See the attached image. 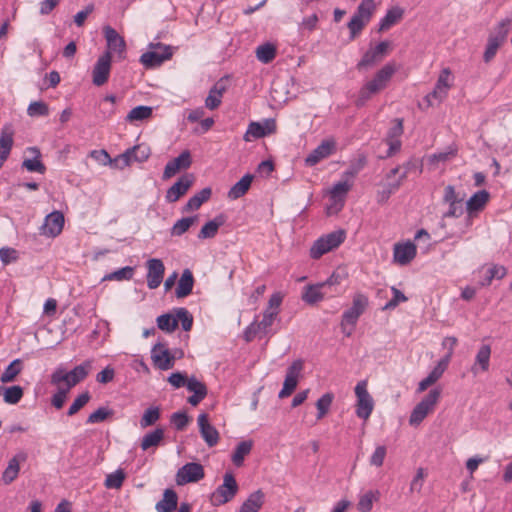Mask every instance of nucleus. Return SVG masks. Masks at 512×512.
Returning <instances> with one entry per match:
<instances>
[{
  "mask_svg": "<svg viewBox=\"0 0 512 512\" xmlns=\"http://www.w3.org/2000/svg\"><path fill=\"white\" fill-rule=\"evenodd\" d=\"M265 136L264 126L258 122H251L248 125L247 131L244 134L243 139L246 142H250L253 139H259Z\"/></svg>",
  "mask_w": 512,
  "mask_h": 512,
  "instance_id": "nucleus-56",
  "label": "nucleus"
},
{
  "mask_svg": "<svg viewBox=\"0 0 512 512\" xmlns=\"http://www.w3.org/2000/svg\"><path fill=\"white\" fill-rule=\"evenodd\" d=\"M416 256V246L408 241L405 243H397L394 246L393 258L400 265L409 264Z\"/></svg>",
  "mask_w": 512,
  "mask_h": 512,
  "instance_id": "nucleus-23",
  "label": "nucleus"
},
{
  "mask_svg": "<svg viewBox=\"0 0 512 512\" xmlns=\"http://www.w3.org/2000/svg\"><path fill=\"white\" fill-rule=\"evenodd\" d=\"M157 327L166 332L172 333L177 329V318L176 313H165L157 317Z\"/></svg>",
  "mask_w": 512,
  "mask_h": 512,
  "instance_id": "nucleus-41",
  "label": "nucleus"
},
{
  "mask_svg": "<svg viewBox=\"0 0 512 512\" xmlns=\"http://www.w3.org/2000/svg\"><path fill=\"white\" fill-rule=\"evenodd\" d=\"M380 493L378 490H369L360 496L357 504V509L360 512H370L373 508V503L378 501Z\"/></svg>",
  "mask_w": 512,
  "mask_h": 512,
  "instance_id": "nucleus-40",
  "label": "nucleus"
},
{
  "mask_svg": "<svg viewBox=\"0 0 512 512\" xmlns=\"http://www.w3.org/2000/svg\"><path fill=\"white\" fill-rule=\"evenodd\" d=\"M490 194L486 190L474 193L466 202V210L470 216L484 209L488 203Z\"/></svg>",
  "mask_w": 512,
  "mask_h": 512,
  "instance_id": "nucleus-26",
  "label": "nucleus"
},
{
  "mask_svg": "<svg viewBox=\"0 0 512 512\" xmlns=\"http://www.w3.org/2000/svg\"><path fill=\"white\" fill-rule=\"evenodd\" d=\"M161 416L160 408L157 406H151L146 409L140 419L141 428H147L154 425Z\"/></svg>",
  "mask_w": 512,
  "mask_h": 512,
  "instance_id": "nucleus-45",
  "label": "nucleus"
},
{
  "mask_svg": "<svg viewBox=\"0 0 512 512\" xmlns=\"http://www.w3.org/2000/svg\"><path fill=\"white\" fill-rule=\"evenodd\" d=\"M212 190L209 187L203 188L197 194L192 196L187 203L185 204L183 210L184 212L194 211L201 207V205L208 201L211 197Z\"/></svg>",
  "mask_w": 512,
  "mask_h": 512,
  "instance_id": "nucleus-32",
  "label": "nucleus"
},
{
  "mask_svg": "<svg viewBox=\"0 0 512 512\" xmlns=\"http://www.w3.org/2000/svg\"><path fill=\"white\" fill-rule=\"evenodd\" d=\"M225 222V218L223 215H219L215 217L213 220L207 222L201 228L198 238L199 239H208L213 238L218 232L220 226H222Z\"/></svg>",
  "mask_w": 512,
  "mask_h": 512,
  "instance_id": "nucleus-34",
  "label": "nucleus"
},
{
  "mask_svg": "<svg viewBox=\"0 0 512 512\" xmlns=\"http://www.w3.org/2000/svg\"><path fill=\"white\" fill-rule=\"evenodd\" d=\"M387 454V448L384 445H379L369 459L371 466L381 467Z\"/></svg>",
  "mask_w": 512,
  "mask_h": 512,
  "instance_id": "nucleus-64",
  "label": "nucleus"
},
{
  "mask_svg": "<svg viewBox=\"0 0 512 512\" xmlns=\"http://www.w3.org/2000/svg\"><path fill=\"white\" fill-rule=\"evenodd\" d=\"M92 370V360H86L75 366L71 371H66L62 366L57 367L50 377V383L54 386L64 384L69 389L86 379Z\"/></svg>",
  "mask_w": 512,
  "mask_h": 512,
  "instance_id": "nucleus-1",
  "label": "nucleus"
},
{
  "mask_svg": "<svg viewBox=\"0 0 512 512\" xmlns=\"http://www.w3.org/2000/svg\"><path fill=\"white\" fill-rule=\"evenodd\" d=\"M205 476L204 468L200 463L190 462L178 469L175 477L176 484L179 486L188 483L198 482Z\"/></svg>",
  "mask_w": 512,
  "mask_h": 512,
  "instance_id": "nucleus-9",
  "label": "nucleus"
},
{
  "mask_svg": "<svg viewBox=\"0 0 512 512\" xmlns=\"http://www.w3.org/2000/svg\"><path fill=\"white\" fill-rule=\"evenodd\" d=\"M357 397L356 415L364 420L368 419L374 408V401L367 390V382L362 380L355 386Z\"/></svg>",
  "mask_w": 512,
  "mask_h": 512,
  "instance_id": "nucleus-7",
  "label": "nucleus"
},
{
  "mask_svg": "<svg viewBox=\"0 0 512 512\" xmlns=\"http://www.w3.org/2000/svg\"><path fill=\"white\" fill-rule=\"evenodd\" d=\"M151 359L156 368L166 371L175 364L176 354H172L163 343H157L151 350Z\"/></svg>",
  "mask_w": 512,
  "mask_h": 512,
  "instance_id": "nucleus-11",
  "label": "nucleus"
},
{
  "mask_svg": "<svg viewBox=\"0 0 512 512\" xmlns=\"http://www.w3.org/2000/svg\"><path fill=\"white\" fill-rule=\"evenodd\" d=\"M134 275V268L131 266H126L121 269H118L112 273L105 275L102 281H123V280H131Z\"/></svg>",
  "mask_w": 512,
  "mask_h": 512,
  "instance_id": "nucleus-47",
  "label": "nucleus"
},
{
  "mask_svg": "<svg viewBox=\"0 0 512 512\" xmlns=\"http://www.w3.org/2000/svg\"><path fill=\"white\" fill-rule=\"evenodd\" d=\"M23 370V362L21 359L13 360L0 375V382L11 383L14 382L17 376Z\"/></svg>",
  "mask_w": 512,
  "mask_h": 512,
  "instance_id": "nucleus-35",
  "label": "nucleus"
},
{
  "mask_svg": "<svg viewBox=\"0 0 512 512\" xmlns=\"http://www.w3.org/2000/svg\"><path fill=\"white\" fill-rule=\"evenodd\" d=\"M440 389H432L429 393L414 407L410 414L409 424L418 426L431 412L440 399Z\"/></svg>",
  "mask_w": 512,
  "mask_h": 512,
  "instance_id": "nucleus-3",
  "label": "nucleus"
},
{
  "mask_svg": "<svg viewBox=\"0 0 512 512\" xmlns=\"http://www.w3.org/2000/svg\"><path fill=\"white\" fill-rule=\"evenodd\" d=\"M164 438L163 428H156L155 430L145 434L141 440V448L146 451L151 447H157Z\"/></svg>",
  "mask_w": 512,
  "mask_h": 512,
  "instance_id": "nucleus-38",
  "label": "nucleus"
},
{
  "mask_svg": "<svg viewBox=\"0 0 512 512\" xmlns=\"http://www.w3.org/2000/svg\"><path fill=\"white\" fill-rule=\"evenodd\" d=\"M13 146V131L10 127L5 126L0 135V168L8 158Z\"/></svg>",
  "mask_w": 512,
  "mask_h": 512,
  "instance_id": "nucleus-27",
  "label": "nucleus"
},
{
  "mask_svg": "<svg viewBox=\"0 0 512 512\" xmlns=\"http://www.w3.org/2000/svg\"><path fill=\"white\" fill-rule=\"evenodd\" d=\"M375 10L374 0H362L360 5L358 6L356 12L353 14L356 17L364 20L365 22H369L370 18Z\"/></svg>",
  "mask_w": 512,
  "mask_h": 512,
  "instance_id": "nucleus-49",
  "label": "nucleus"
},
{
  "mask_svg": "<svg viewBox=\"0 0 512 512\" xmlns=\"http://www.w3.org/2000/svg\"><path fill=\"white\" fill-rule=\"evenodd\" d=\"M336 150V142L333 139L323 140L310 154L305 158V165L312 167L320 161L328 158Z\"/></svg>",
  "mask_w": 512,
  "mask_h": 512,
  "instance_id": "nucleus-15",
  "label": "nucleus"
},
{
  "mask_svg": "<svg viewBox=\"0 0 512 512\" xmlns=\"http://www.w3.org/2000/svg\"><path fill=\"white\" fill-rule=\"evenodd\" d=\"M111 415H113L112 410L106 407H100L88 416L86 422L88 424L100 423L105 421Z\"/></svg>",
  "mask_w": 512,
  "mask_h": 512,
  "instance_id": "nucleus-61",
  "label": "nucleus"
},
{
  "mask_svg": "<svg viewBox=\"0 0 512 512\" xmlns=\"http://www.w3.org/2000/svg\"><path fill=\"white\" fill-rule=\"evenodd\" d=\"M390 42L382 41L375 47L368 49L363 55L362 59L357 64V69L373 67L380 61H382L389 53Z\"/></svg>",
  "mask_w": 512,
  "mask_h": 512,
  "instance_id": "nucleus-10",
  "label": "nucleus"
},
{
  "mask_svg": "<svg viewBox=\"0 0 512 512\" xmlns=\"http://www.w3.org/2000/svg\"><path fill=\"white\" fill-rule=\"evenodd\" d=\"M238 492V484L231 473H225L223 484L220 485L212 494L211 501L219 506L231 501Z\"/></svg>",
  "mask_w": 512,
  "mask_h": 512,
  "instance_id": "nucleus-6",
  "label": "nucleus"
},
{
  "mask_svg": "<svg viewBox=\"0 0 512 512\" xmlns=\"http://www.w3.org/2000/svg\"><path fill=\"white\" fill-rule=\"evenodd\" d=\"M198 425L202 438L209 447L215 446L219 441V433L208 421V415L202 413L198 416Z\"/></svg>",
  "mask_w": 512,
  "mask_h": 512,
  "instance_id": "nucleus-22",
  "label": "nucleus"
},
{
  "mask_svg": "<svg viewBox=\"0 0 512 512\" xmlns=\"http://www.w3.org/2000/svg\"><path fill=\"white\" fill-rule=\"evenodd\" d=\"M27 458V453L20 451L9 460L8 465L3 471L1 477V480L5 485H9L18 477L20 471V463L25 462Z\"/></svg>",
  "mask_w": 512,
  "mask_h": 512,
  "instance_id": "nucleus-21",
  "label": "nucleus"
},
{
  "mask_svg": "<svg viewBox=\"0 0 512 512\" xmlns=\"http://www.w3.org/2000/svg\"><path fill=\"white\" fill-rule=\"evenodd\" d=\"M225 92V87L220 84H215L209 91L205 99V106L210 110L218 108L222 102V96Z\"/></svg>",
  "mask_w": 512,
  "mask_h": 512,
  "instance_id": "nucleus-37",
  "label": "nucleus"
},
{
  "mask_svg": "<svg viewBox=\"0 0 512 512\" xmlns=\"http://www.w3.org/2000/svg\"><path fill=\"white\" fill-rule=\"evenodd\" d=\"M150 156V149L142 147L140 145L134 146L133 148L127 149L122 155L119 156V160L123 162L124 166H128L132 161L143 162L146 161Z\"/></svg>",
  "mask_w": 512,
  "mask_h": 512,
  "instance_id": "nucleus-25",
  "label": "nucleus"
},
{
  "mask_svg": "<svg viewBox=\"0 0 512 512\" xmlns=\"http://www.w3.org/2000/svg\"><path fill=\"white\" fill-rule=\"evenodd\" d=\"M490 357L491 347L487 344L481 345L476 354L474 364L471 367V372L474 375H477L480 372L488 371L490 366Z\"/></svg>",
  "mask_w": 512,
  "mask_h": 512,
  "instance_id": "nucleus-24",
  "label": "nucleus"
},
{
  "mask_svg": "<svg viewBox=\"0 0 512 512\" xmlns=\"http://www.w3.org/2000/svg\"><path fill=\"white\" fill-rule=\"evenodd\" d=\"M344 230H336L318 238L310 248V257L319 259L324 254L340 246L345 240Z\"/></svg>",
  "mask_w": 512,
  "mask_h": 512,
  "instance_id": "nucleus-2",
  "label": "nucleus"
},
{
  "mask_svg": "<svg viewBox=\"0 0 512 512\" xmlns=\"http://www.w3.org/2000/svg\"><path fill=\"white\" fill-rule=\"evenodd\" d=\"M178 496L172 489H166L163 498L156 503L155 509L158 512H173L177 508Z\"/></svg>",
  "mask_w": 512,
  "mask_h": 512,
  "instance_id": "nucleus-30",
  "label": "nucleus"
},
{
  "mask_svg": "<svg viewBox=\"0 0 512 512\" xmlns=\"http://www.w3.org/2000/svg\"><path fill=\"white\" fill-rule=\"evenodd\" d=\"M191 164V154L188 150H185L178 157L174 158L166 164L162 178L164 180L170 179L181 169L189 168Z\"/></svg>",
  "mask_w": 512,
  "mask_h": 512,
  "instance_id": "nucleus-20",
  "label": "nucleus"
},
{
  "mask_svg": "<svg viewBox=\"0 0 512 512\" xmlns=\"http://www.w3.org/2000/svg\"><path fill=\"white\" fill-rule=\"evenodd\" d=\"M401 184L399 181L393 180L391 182H387L383 185V189L378 191L377 193V201L378 203H386L390 196L395 193Z\"/></svg>",
  "mask_w": 512,
  "mask_h": 512,
  "instance_id": "nucleus-51",
  "label": "nucleus"
},
{
  "mask_svg": "<svg viewBox=\"0 0 512 512\" xmlns=\"http://www.w3.org/2000/svg\"><path fill=\"white\" fill-rule=\"evenodd\" d=\"M369 300L363 293H355L352 300V306L347 309L341 320V328L345 329V325L355 327L359 317L366 311Z\"/></svg>",
  "mask_w": 512,
  "mask_h": 512,
  "instance_id": "nucleus-5",
  "label": "nucleus"
},
{
  "mask_svg": "<svg viewBox=\"0 0 512 512\" xmlns=\"http://www.w3.org/2000/svg\"><path fill=\"white\" fill-rule=\"evenodd\" d=\"M278 312L270 309H266L263 313L261 321L252 322L245 330L244 336L247 342L252 341L257 335L262 336L268 333L269 328L274 323Z\"/></svg>",
  "mask_w": 512,
  "mask_h": 512,
  "instance_id": "nucleus-8",
  "label": "nucleus"
},
{
  "mask_svg": "<svg viewBox=\"0 0 512 512\" xmlns=\"http://www.w3.org/2000/svg\"><path fill=\"white\" fill-rule=\"evenodd\" d=\"M195 181L193 174L182 175L166 192L165 199L168 203H174L184 196Z\"/></svg>",
  "mask_w": 512,
  "mask_h": 512,
  "instance_id": "nucleus-14",
  "label": "nucleus"
},
{
  "mask_svg": "<svg viewBox=\"0 0 512 512\" xmlns=\"http://www.w3.org/2000/svg\"><path fill=\"white\" fill-rule=\"evenodd\" d=\"M56 387H57V391H56V393H54V395L51 398V404L56 409H61L64 406L67 395L71 389H69L64 384H59V386H56Z\"/></svg>",
  "mask_w": 512,
  "mask_h": 512,
  "instance_id": "nucleus-57",
  "label": "nucleus"
},
{
  "mask_svg": "<svg viewBox=\"0 0 512 512\" xmlns=\"http://www.w3.org/2000/svg\"><path fill=\"white\" fill-rule=\"evenodd\" d=\"M150 50L143 53L140 57V62L146 68H154L160 66L164 61L172 56L171 47L162 43H151Z\"/></svg>",
  "mask_w": 512,
  "mask_h": 512,
  "instance_id": "nucleus-4",
  "label": "nucleus"
},
{
  "mask_svg": "<svg viewBox=\"0 0 512 512\" xmlns=\"http://www.w3.org/2000/svg\"><path fill=\"white\" fill-rule=\"evenodd\" d=\"M324 286L321 284L318 285H309L305 288V291L302 294V299L309 304H315L321 301L324 295L321 293V288Z\"/></svg>",
  "mask_w": 512,
  "mask_h": 512,
  "instance_id": "nucleus-43",
  "label": "nucleus"
},
{
  "mask_svg": "<svg viewBox=\"0 0 512 512\" xmlns=\"http://www.w3.org/2000/svg\"><path fill=\"white\" fill-rule=\"evenodd\" d=\"M176 313L177 324L181 322L184 331H190L193 325V316L186 308H176L173 310Z\"/></svg>",
  "mask_w": 512,
  "mask_h": 512,
  "instance_id": "nucleus-55",
  "label": "nucleus"
},
{
  "mask_svg": "<svg viewBox=\"0 0 512 512\" xmlns=\"http://www.w3.org/2000/svg\"><path fill=\"white\" fill-rule=\"evenodd\" d=\"M403 14L404 10L400 7H393L389 9L386 15L380 21L379 30H388L391 26L402 19Z\"/></svg>",
  "mask_w": 512,
  "mask_h": 512,
  "instance_id": "nucleus-36",
  "label": "nucleus"
},
{
  "mask_svg": "<svg viewBox=\"0 0 512 512\" xmlns=\"http://www.w3.org/2000/svg\"><path fill=\"white\" fill-rule=\"evenodd\" d=\"M256 57L260 62L264 64L272 62L276 57L275 45L272 43H265L258 46L256 49Z\"/></svg>",
  "mask_w": 512,
  "mask_h": 512,
  "instance_id": "nucleus-42",
  "label": "nucleus"
},
{
  "mask_svg": "<svg viewBox=\"0 0 512 512\" xmlns=\"http://www.w3.org/2000/svg\"><path fill=\"white\" fill-rule=\"evenodd\" d=\"M64 226V215L60 211H53L45 217V221L40 227V234L47 237L58 236Z\"/></svg>",
  "mask_w": 512,
  "mask_h": 512,
  "instance_id": "nucleus-17",
  "label": "nucleus"
},
{
  "mask_svg": "<svg viewBox=\"0 0 512 512\" xmlns=\"http://www.w3.org/2000/svg\"><path fill=\"white\" fill-rule=\"evenodd\" d=\"M334 396L332 393H325L322 395L316 402V407L318 410L317 419H322L329 411L330 406L333 402Z\"/></svg>",
  "mask_w": 512,
  "mask_h": 512,
  "instance_id": "nucleus-54",
  "label": "nucleus"
},
{
  "mask_svg": "<svg viewBox=\"0 0 512 512\" xmlns=\"http://www.w3.org/2000/svg\"><path fill=\"white\" fill-rule=\"evenodd\" d=\"M125 480V473L122 469H118L106 476L105 487L108 489H120Z\"/></svg>",
  "mask_w": 512,
  "mask_h": 512,
  "instance_id": "nucleus-53",
  "label": "nucleus"
},
{
  "mask_svg": "<svg viewBox=\"0 0 512 512\" xmlns=\"http://www.w3.org/2000/svg\"><path fill=\"white\" fill-rule=\"evenodd\" d=\"M31 150L37 154L36 157L33 159H25L22 166L30 172L43 174L46 171V167L39 159L40 152L37 148H32Z\"/></svg>",
  "mask_w": 512,
  "mask_h": 512,
  "instance_id": "nucleus-52",
  "label": "nucleus"
},
{
  "mask_svg": "<svg viewBox=\"0 0 512 512\" xmlns=\"http://www.w3.org/2000/svg\"><path fill=\"white\" fill-rule=\"evenodd\" d=\"M303 369V361L296 360L294 361L287 369L285 380L283 383V388L278 394L280 399L286 398L292 394L298 384V378L300 372Z\"/></svg>",
  "mask_w": 512,
  "mask_h": 512,
  "instance_id": "nucleus-13",
  "label": "nucleus"
},
{
  "mask_svg": "<svg viewBox=\"0 0 512 512\" xmlns=\"http://www.w3.org/2000/svg\"><path fill=\"white\" fill-rule=\"evenodd\" d=\"M375 10L374 0H362L360 5L358 6L356 12L353 14L356 17L364 20L365 22H369L370 18Z\"/></svg>",
  "mask_w": 512,
  "mask_h": 512,
  "instance_id": "nucleus-48",
  "label": "nucleus"
},
{
  "mask_svg": "<svg viewBox=\"0 0 512 512\" xmlns=\"http://www.w3.org/2000/svg\"><path fill=\"white\" fill-rule=\"evenodd\" d=\"M507 270L502 265H493L487 269L485 278L481 281L482 286H489L494 278L502 279L506 276Z\"/></svg>",
  "mask_w": 512,
  "mask_h": 512,
  "instance_id": "nucleus-50",
  "label": "nucleus"
},
{
  "mask_svg": "<svg viewBox=\"0 0 512 512\" xmlns=\"http://www.w3.org/2000/svg\"><path fill=\"white\" fill-rule=\"evenodd\" d=\"M254 176L251 174L244 175L238 182H236L228 191V198L231 200L239 199L244 196L253 181Z\"/></svg>",
  "mask_w": 512,
  "mask_h": 512,
  "instance_id": "nucleus-29",
  "label": "nucleus"
},
{
  "mask_svg": "<svg viewBox=\"0 0 512 512\" xmlns=\"http://www.w3.org/2000/svg\"><path fill=\"white\" fill-rule=\"evenodd\" d=\"M152 116V108L149 106L140 105L134 107L126 116V121H143Z\"/></svg>",
  "mask_w": 512,
  "mask_h": 512,
  "instance_id": "nucleus-46",
  "label": "nucleus"
},
{
  "mask_svg": "<svg viewBox=\"0 0 512 512\" xmlns=\"http://www.w3.org/2000/svg\"><path fill=\"white\" fill-rule=\"evenodd\" d=\"M351 187L352 183H349L347 180H342L335 183L330 190V197L334 204L340 203V206L342 207L344 199Z\"/></svg>",
  "mask_w": 512,
  "mask_h": 512,
  "instance_id": "nucleus-33",
  "label": "nucleus"
},
{
  "mask_svg": "<svg viewBox=\"0 0 512 512\" xmlns=\"http://www.w3.org/2000/svg\"><path fill=\"white\" fill-rule=\"evenodd\" d=\"M91 396L89 392L80 394L71 404L67 411L68 416L75 415L81 408H83L90 400Z\"/></svg>",
  "mask_w": 512,
  "mask_h": 512,
  "instance_id": "nucleus-60",
  "label": "nucleus"
},
{
  "mask_svg": "<svg viewBox=\"0 0 512 512\" xmlns=\"http://www.w3.org/2000/svg\"><path fill=\"white\" fill-rule=\"evenodd\" d=\"M195 217H184L179 219L172 227L171 234L174 236L183 235L195 222Z\"/></svg>",
  "mask_w": 512,
  "mask_h": 512,
  "instance_id": "nucleus-58",
  "label": "nucleus"
},
{
  "mask_svg": "<svg viewBox=\"0 0 512 512\" xmlns=\"http://www.w3.org/2000/svg\"><path fill=\"white\" fill-rule=\"evenodd\" d=\"M147 286L149 289H156L163 281L165 266L161 259L151 258L146 262Z\"/></svg>",
  "mask_w": 512,
  "mask_h": 512,
  "instance_id": "nucleus-18",
  "label": "nucleus"
},
{
  "mask_svg": "<svg viewBox=\"0 0 512 512\" xmlns=\"http://www.w3.org/2000/svg\"><path fill=\"white\" fill-rule=\"evenodd\" d=\"M194 286V277L189 269H185L178 281L175 291L177 298H185L191 294Z\"/></svg>",
  "mask_w": 512,
  "mask_h": 512,
  "instance_id": "nucleus-28",
  "label": "nucleus"
},
{
  "mask_svg": "<svg viewBox=\"0 0 512 512\" xmlns=\"http://www.w3.org/2000/svg\"><path fill=\"white\" fill-rule=\"evenodd\" d=\"M4 402L7 404H17L23 397V388L19 385L4 387L2 390Z\"/></svg>",
  "mask_w": 512,
  "mask_h": 512,
  "instance_id": "nucleus-44",
  "label": "nucleus"
},
{
  "mask_svg": "<svg viewBox=\"0 0 512 512\" xmlns=\"http://www.w3.org/2000/svg\"><path fill=\"white\" fill-rule=\"evenodd\" d=\"M264 497L265 495L260 489L251 493L241 505L239 512H258L264 503Z\"/></svg>",
  "mask_w": 512,
  "mask_h": 512,
  "instance_id": "nucleus-31",
  "label": "nucleus"
},
{
  "mask_svg": "<svg viewBox=\"0 0 512 512\" xmlns=\"http://www.w3.org/2000/svg\"><path fill=\"white\" fill-rule=\"evenodd\" d=\"M396 72V66L393 63L384 65L365 85L373 94H377L386 88L393 74Z\"/></svg>",
  "mask_w": 512,
  "mask_h": 512,
  "instance_id": "nucleus-12",
  "label": "nucleus"
},
{
  "mask_svg": "<svg viewBox=\"0 0 512 512\" xmlns=\"http://www.w3.org/2000/svg\"><path fill=\"white\" fill-rule=\"evenodd\" d=\"M449 88L443 87L436 83L433 91L426 96V101L429 106L433 105V100L441 102L446 96Z\"/></svg>",
  "mask_w": 512,
  "mask_h": 512,
  "instance_id": "nucleus-63",
  "label": "nucleus"
},
{
  "mask_svg": "<svg viewBox=\"0 0 512 512\" xmlns=\"http://www.w3.org/2000/svg\"><path fill=\"white\" fill-rule=\"evenodd\" d=\"M27 114L30 117L47 116L49 114V107L43 101H34L29 104Z\"/></svg>",
  "mask_w": 512,
  "mask_h": 512,
  "instance_id": "nucleus-59",
  "label": "nucleus"
},
{
  "mask_svg": "<svg viewBox=\"0 0 512 512\" xmlns=\"http://www.w3.org/2000/svg\"><path fill=\"white\" fill-rule=\"evenodd\" d=\"M104 37L107 42V48L110 54L115 52L119 58H124L126 51V42L122 36L111 26H105L103 28Z\"/></svg>",
  "mask_w": 512,
  "mask_h": 512,
  "instance_id": "nucleus-19",
  "label": "nucleus"
},
{
  "mask_svg": "<svg viewBox=\"0 0 512 512\" xmlns=\"http://www.w3.org/2000/svg\"><path fill=\"white\" fill-rule=\"evenodd\" d=\"M111 59L112 55L110 52H105L98 58L92 71V81L95 86H102L108 81L111 70Z\"/></svg>",
  "mask_w": 512,
  "mask_h": 512,
  "instance_id": "nucleus-16",
  "label": "nucleus"
},
{
  "mask_svg": "<svg viewBox=\"0 0 512 512\" xmlns=\"http://www.w3.org/2000/svg\"><path fill=\"white\" fill-rule=\"evenodd\" d=\"M253 442L251 440L241 441L237 444L235 451L232 455V461L236 466H241L245 457L251 452Z\"/></svg>",
  "mask_w": 512,
  "mask_h": 512,
  "instance_id": "nucleus-39",
  "label": "nucleus"
},
{
  "mask_svg": "<svg viewBox=\"0 0 512 512\" xmlns=\"http://www.w3.org/2000/svg\"><path fill=\"white\" fill-rule=\"evenodd\" d=\"M500 45H501V38L494 39L491 36L489 37L488 43H487V46H486V49L484 52V56H483L485 62H490L494 58Z\"/></svg>",
  "mask_w": 512,
  "mask_h": 512,
  "instance_id": "nucleus-62",
  "label": "nucleus"
}]
</instances>
